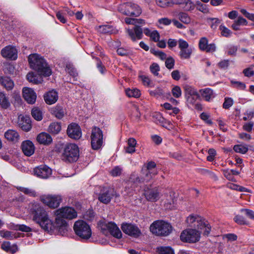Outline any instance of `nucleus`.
<instances>
[{
    "instance_id": "nucleus-1",
    "label": "nucleus",
    "mask_w": 254,
    "mask_h": 254,
    "mask_svg": "<svg viewBox=\"0 0 254 254\" xmlns=\"http://www.w3.org/2000/svg\"><path fill=\"white\" fill-rule=\"evenodd\" d=\"M56 218L55 219L56 227L59 232L64 235L67 231V223L64 219H72L77 216V212L72 207H64L55 211Z\"/></svg>"
},
{
    "instance_id": "nucleus-2",
    "label": "nucleus",
    "mask_w": 254,
    "mask_h": 254,
    "mask_svg": "<svg viewBox=\"0 0 254 254\" xmlns=\"http://www.w3.org/2000/svg\"><path fill=\"white\" fill-rule=\"evenodd\" d=\"M28 61L31 68L37 71L39 74L46 77L52 74L50 67L48 65L45 59L39 55H30L28 57Z\"/></svg>"
},
{
    "instance_id": "nucleus-3",
    "label": "nucleus",
    "mask_w": 254,
    "mask_h": 254,
    "mask_svg": "<svg viewBox=\"0 0 254 254\" xmlns=\"http://www.w3.org/2000/svg\"><path fill=\"white\" fill-rule=\"evenodd\" d=\"M186 221L190 227L201 230L205 235H208L211 231V227L208 222L197 215H189Z\"/></svg>"
},
{
    "instance_id": "nucleus-4",
    "label": "nucleus",
    "mask_w": 254,
    "mask_h": 254,
    "mask_svg": "<svg viewBox=\"0 0 254 254\" xmlns=\"http://www.w3.org/2000/svg\"><path fill=\"white\" fill-rule=\"evenodd\" d=\"M33 220L45 231L50 232L53 230L54 227L53 222L49 219L46 212L43 208L41 207L37 208L35 212Z\"/></svg>"
},
{
    "instance_id": "nucleus-5",
    "label": "nucleus",
    "mask_w": 254,
    "mask_h": 254,
    "mask_svg": "<svg viewBox=\"0 0 254 254\" xmlns=\"http://www.w3.org/2000/svg\"><path fill=\"white\" fill-rule=\"evenodd\" d=\"M172 229L170 223L163 220L156 221L150 227V231L157 236H168L172 232Z\"/></svg>"
},
{
    "instance_id": "nucleus-6",
    "label": "nucleus",
    "mask_w": 254,
    "mask_h": 254,
    "mask_svg": "<svg viewBox=\"0 0 254 254\" xmlns=\"http://www.w3.org/2000/svg\"><path fill=\"white\" fill-rule=\"evenodd\" d=\"M79 154L78 147L75 144L69 143L64 147L62 158L65 162H75L78 159Z\"/></svg>"
},
{
    "instance_id": "nucleus-7",
    "label": "nucleus",
    "mask_w": 254,
    "mask_h": 254,
    "mask_svg": "<svg viewBox=\"0 0 254 254\" xmlns=\"http://www.w3.org/2000/svg\"><path fill=\"white\" fill-rule=\"evenodd\" d=\"M73 229L75 234L81 239L88 240L92 234L89 225L83 220H78L74 224Z\"/></svg>"
},
{
    "instance_id": "nucleus-8",
    "label": "nucleus",
    "mask_w": 254,
    "mask_h": 254,
    "mask_svg": "<svg viewBox=\"0 0 254 254\" xmlns=\"http://www.w3.org/2000/svg\"><path fill=\"white\" fill-rule=\"evenodd\" d=\"M118 10L125 15L135 17L138 16L141 13L139 6L131 2L124 3L120 5Z\"/></svg>"
},
{
    "instance_id": "nucleus-9",
    "label": "nucleus",
    "mask_w": 254,
    "mask_h": 254,
    "mask_svg": "<svg viewBox=\"0 0 254 254\" xmlns=\"http://www.w3.org/2000/svg\"><path fill=\"white\" fill-rule=\"evenodd\" d=\"M200 233L195 229H187L181 233L180 239L184 242L196 243L200 240Z\"/></svg>"
},
{
    "instance_id": "nucleus-10",
    "label": "nucleus",
    "mask_w": 254,
    "mask_h": 254,
    "mask_svg": "<svg viewBox=\"0 0 254 254\" xmlns=\"http://www.w3.org/2000/svg\"><path fill=\"white\" fill-rule=\"evenodd\" d=\"M145 23V21L143 19L135 18V26L134 28L132 29H127V32L132 41L135 42L137 39H142L143 31L139 25H144Z\"/></svg>"
},
{
    "instance_id": "nucleus-11",
    "label": "nucleus",
    "mask_w": 254,
    "mask_h": 254,
    "mask_svg": "<svg viewBox=\"0 0 254 254\" xmlns=\"http://www.w3.org/2000/svg\"><path fill=\"white\" fill-rule=\"evenodd\" d=\"M100 192L98 194V199L102 203L108 204L114 196H119L113 189L100 187Z\"/></svg>"
},
{
    "instance_id": "nucleus-12",
    "label": "nucleus",
    "mask_w": 254,
    "mask_h": 254,
    "mask_svg": "<svg viewBox=\"0 0 254 254\" xmlns=\"http://www.w3.org/2000/svg\"><path fill=\"white\" fill-rule=\"evenodd\" d=\"M91 144L94 150L100 149L103 144V132L98 127H94L92 129Z\"/></svg>"
},
{
    "instance_id": "nucleus-13",
    "label": "nucleus",
    "mask_w": 254,
    "mask_h": 254,
    "mask_svg": "<svg viewBox=\"0 0 254 254\" xmlns=\"http://www.w3.org/2000/svg\"><path fill=\"white\" fill-rule=\"evenodd\" d=\"M100 227L101 231L105 234L109 232L112 236L117 238H120L122 237L121 231L117 225L114 222H101Z\"/></svg>"
},
{
    "instance_id": "nucleus-14",
    "label": "nucleus",
    "mask_w": 254,
    "mask_h": 254,
    "mask_svg": "<svg viewBox=\"0 0 254 254\" xmlns=\"http://www.w3.org/2000/svg\"><path fill=\"white\" fill-rule=\"evenodd\" d=\"M179 48L180 50L179 56L182 59H189L192 52V48L189 46L188 43L182 39L178 40Z\"/></svg>"
},
{
    "instance_id": "nucleus-15",
    "label": "nucleus",
    "mask_w": 254,
    "mask_h": 254,
    "mask_svg": "<svg viewBox=\"0 0 254 254\" xmlns=\"http://www.w3.org/2000/svg\"><path fill=\"white\" fill-rule=\"evenodd\" d=\"M43 202L50 207L56 208L59 206L62 201L60 195H45L41 198Z\"/></svg>"
},
{
    "instance_id": "nucleus-16",
    "label": "nucleus",
    "mask_w": 254,
    "mask_h": 254,
    "mask_svg": "<svg viewBox=\"0 0 254 254\" xmlns=\"http://www.w3.org/2000/svg\"><path fill=\"white\" fill-rule=\"evenodd\" d=\"M122 229L126 234L134 237H137L141 234L139 228L136 226L131 224H123L122 226Z\"/></svg>"
},
{
    "instance_id": "nucleus-17",
    "label": "nucleus",
    "mask_w": 254,
    "mask_h": 254,
    "mask_svg": "<svg viewBox=\"0 0 254 254\" xmlns=\"http://www.w3.org/2000/svg\"><path fill=\"white\" fill-rule=\"evenodd\" d=\"M67 134L71 138L77 139L81 136V131L80 127L75 123H71L67 128Z\"/></svg>"
},
{
    "instance_id": "nucleus-18",
    "label": "nucleus",
    "mask_w": 254,
    "mask_h": 254,
    "mask_svg": "<svg viewBox=\"0 0 254 254\" xmlns=\"http://www.w3.org/2000/svg\"><path fill=\"white\" fill-rule=\"evenodd\" d=\"M34 175L37 177L47 179L52 174V170L46 165H40L34 169Z\"/></svg>"
},
{
    "instance_id": "nucleus-19",
    "label": "nucleus",
    "mask_w": 254,
    "mask_h": 254,
    "mask_svg": "<svg viewBox=\"0 0 254 254\" xmlns=\"http://www.w3.org/2000/svg\"><path fill=\"white\" fill-rule=\"evenodd\" d=\"M1 54L3 58L15 60L17 58V51L14 47L7 46L1 51Z\"/></svg>"
},
{
    "instance_id": "nucleus-20",
    "label": "nucleus",
    "mask_w": 254,
    "mask_h": 254,
    "mask_svg": "<svg viewBox=\"0 0 254 254\" xmlns=\"http://www.w3.org/2000/svg\"><path fill=\"white\" fill-rule=\"evenodd\" d=\"M143 194L146 199L150 201L155 202L159 198V192L156 188L153 189L147 188L144 190Z\"/></svg>"
},
{
    "instance_id": "nucleus-21",
    "label": "nucleus",
    "mask_w": 254,
    "mask_h": 254,
    "mask_svg": "<svg viewBox=\"0 0 254 254\" xmlns=\"http://www.w3.org/2000/svg\"><path fill=\"white\" fill-rule=\"evenodd\" d=\"M5 138L9 142L16 143L20 140V136L19 133L15 129H9L4 134Z\"/></svg>"
},
{
    "instance_id": "nucleus-22",
    "label": "nucleus",
    "mask_w": 254,
    "mask_h": 254,
    "mask_svg": "<svg viewBox=\"0 0 254 254\" xmlns=\"http://www.w3.org/2000/svg\"><path fill=\"white\" fill-rule=\"evenodd\" d=\"M23 96L24 99L30 104H34L37 97L34 90L28 87H24L23 89Z\"/></svg>"
},
{
    "instance_id": "nucleus-23",
    "label": "nucleus",
    "mask_w": 254,
    "mask_h": 254,
    "mask_svg": "<svg viewBox=\"0 0 254 254\" xmlns=\"http://www.w3.org/2000/svg\"><path fill=\"white\" fill-rule=\"evenodd\" d=\"M21 149L23 153L27 156H31L35 151L34 144L28 140L22 142Z\"/></svg>"
},
{
    "instance_id": "nucleus-24",
    "label": "nucleus",
    "mask_w": 254,
    "mask_h": 254,
    "mask_svg": "<svg viewBox=\"0 0 254 254\" xmlns=\"http://www.w3.org/2000/svg\"><path fill=\"white\" fill-rule=\"evenodd\" d=\"M31 120L28 116L19 117L18 125L22 130L28 131L31 128Z\"/></svg>"
},
{
    "instance_id": "nucleus-25",
    "label": "nucleus",
    "mask_w": 254,
    "mask_h": 254,
    "mask_svg": "<svg viewBox=\"0 0 254 254\" xmlns=\"http://www.w3.org/2000/svg\"><path fill=\"white\" fill-rule=\"evenodd\" d=\"M58 99V92L55 90L48 92L44 95V100L48 104L51 105L56 103Z\"/></svg>"
},
{
    "instance_id": "nucleus-26",
    "label": "nucleus",
    "mask_w": 254,
    "mask_h": 254,
    "mask_svg": "<svg viewBox=\"0 0 254 254\" xmlns=\"http://www.w3.org/2000/svg\"><path fill=\"white\" fill-rule=\"evenodd\" d=\"M0 84L7 91L12 90L14 86L13 81L9 77L0 76Z\"/></svg>"
},
{
    "instance_id": "nucleus-27",
    "label": "nucleus",
    "mask_w": 254,
    "mask_h": 254,
    "mask_svg": "<svg viewBox=\"0 0 254 254\" xmlns=\"http://www.w3.org/2000/svg\"><path fill=\"white\" fill-rule=\"evenodd\" d=\"M142 177L145 182L149 181L153 176L157 175V171H152L143 167L141 172Z\"/></svg>"
},
{
    "instance_id": "nucleus-28",
    "label": "nucleus",
    "mask_w": 254,
    "mask_h": 254,
    "mask_svg": "<svg viewBox=\"0 0 254 254\" xmlns=\"http://www.w3.org/2000/svg\"><path fill=\"white\" fill-rule=\"evenodd\" d=\"M37 140L40 144L47 145L52 142V138L49 134L46 132H42L37 136Z\"/></svg>"
},
{
    "instance_id": "nucleus-29",
    "label": "nucleus",
    "mask_w": 254,
    "mask_h": 254,
    "mask_svg": "<svg viewBox=\"0 0 254 254\" xmlns=\"http://www.w3.org/2000/svg\"><path fill=\"white\" fill-rule=\"evenodd\" d=\"M172 3L182 5L186 10H190L193 8V3L190 0H170Z\"/></svg>"
},
{
    "instance_id": "nucleus-30",
    "label": "nucleus",
    "mask_w": 254,
    "mask_h": 254,
    "mask_svg": "<svg viewBox=\"0 0 254 254\" xmlns=\"http://www.w3.org/2000/svg\"><path fill=\"white\" fill-rule=\"evenodd\" d=\"M98 30L103 34H116L118 30L110 25H101L99 26Z\"/></svg>"
},
{
    "instance_id": "nucleus-31",
    "label": "nucleus",
    "mask_w": 254,
    "mask_h": 254,
    "mask_svg": "<svg viewBox=\"0 0 254 254\" xmlns=\"http://www.w3.org/2000/svg\"><path fill=\"white\" fill-rule=\"evenodd\" d=\"M42 75H37L33 72H29L26 75V78L30 82L38 84L42 81Z\"/></svg>"
},
{
    "instance_id": "nucleus-32",
    "label": "nucleus",
    "mask_w": 254,
    "mask_h": 254,
    "mask_svg": "<svg viewBox=\"0 0 254 254\" xmlns=\"http://www.w3.org/2000/svg\"><path fill=\"white\" fill-rule=\"evenodd\" d=\"M199 92L202 97L207 101H209L211 99L215 97L212 90L210 88H207L201 89Z\"/></svg>"
},
{
    "instance_id": "nucleus-33",
    "label": "nucleus",
    "mask_w": 254,
    "mask_h": 254,
    "mask_svg": "<svg viewBox=\"0 0 254 254\" xmlns=\"http://www.w3.org/2000/svg\"><path fill=\"white\" fill-rule=\"evenodd\" d=\"M136 141L134 138H129L127 140V146L125 148L126 151L128 153H132L135 151V147Z\"/></svg>"
},
{
    "instance_id": "nucleus-34",
    "label": "nucleus",
    "mask_w": 254,
    "mask_h": 254,
    "mask_svg": "<svg viewBox=\"0 0 254 254\" xmlns=\"http://www.w3.org/2000/svg\"><path fill=\"white\" fill-rule=\"evenodd\" d=\"M10 105L8 98L4 92L0 91V106L3 109H7Z\"/></svg>"
},
{
    "instance_id": "nucleus-35",
    "label": "nucleus",
    "mask_w": 254,
    "mask_h": 254,
    "mask_svg": "<svg viewBox=\"0 0 254 254\" xmlns=\"http://www.w3.org/2000/svg\"><path fill=\"white\" fill-rule=\"evenodd\" d=\"M185 91V96L188 97L190 96H194L198 94L196 89L193 87L189 85H185L184 87Z\"/></svg>"
},
{
    "instance_id": "nucleus-36",
    "label": "nucleus",
    "mask_w": 254,
    "mask_h": 254,
    "mask_svg": "<svg viewBox=\"0 0 254 254\" xmlns=\"http://www.w3.org/2000/svg\"><path fill=\"white\" fill-rule=\"evenodd\" d=\"M52 113L57 118L61 119L64 117L65 111L61 106H56L52 110Z\"/></svg>"
},
{
    "instance_id": "nucleus-37",
    "label": "nucleus",
    "mask_w": 254,
    "mask_h": 254,
    "mask_svg": "<svg viewBox=\"0 0 254 254\" xmlns=\"http://www.w3.org/2000/svg\"><path fill=\"white\" fill-rule=\"evenodd\" d=\"M61 130V126L60 123H52L49 127V131L54 134H57L60 132Z\"/></svg>"
},
{
    "instance_id": "nucleus-38",
    "label": "nucleus",
    "mask_w": 254,
    "mask_h": 254,
    "mask_svg": "<svg viewBox=\"0 0 254 254\" xmlns=\"http://www.w3.org/2000/svg\"><path fill=\"white\" fill-rule=\"evenodd\" d=\"M126 93L128 97L134 98H138L141 94L140 90L136 88L127 89Z\"/></svg>"
},
{
    "instance_id": "nucleus-39",
    "label": "nucleus",
    "mask_w": 254,
    "mask_h": 254,
    "mask_svg": "<svg viewBox=\"0 0 254 254\" xmlns=\"http://www.w3.org/2000/svg\"><path fill=\"white\" fill-rule=\"evenodd\" d=\"M159 254H174V250L170 247H159L156 248Z\"/></svg>"
},
{
    "instance_id": "nucleus-40",
    "label": "nucleus",
    "mask_w": 254,
    "mask_h": 254,
    "mask_svg": "<svg viewBox=\"0 0 254 254\" xmlns=\"http://www.w3.org/2000/svg\"><path fill=\"white\" fill-rule=\"evenodd\" d=\"M17 189L19 191L24 193L25 194H27L29 196H35L36 195V193L35 190L31 189L22 187H17Z\"/></svg>"
},
{
    "instance_id": "nucleus-41",
    "label": "nucleus",
    "mask_w": 254,
    "mask_h": 254,
    "mask_svg": "<svg viewBox=\"0 0 254 254\" xmlns=\"http://www.w3.org/2000/svg\"><path fill=\"white\" fill-rule=\"evenodd\" d=\"M129 181L133 184L141 183L145 182L142 176L140 178L135 173L131 174L129 179Z\"/></svg>"
},
{
    "instance_id": "nucleus-42",
    "label": "nucleus",
    "mask_w": 254,
    "mask_h": 254,
    "mask_svg": "<svg viewBox=\"0 0 254 254\" xmlns=\"http://www.w3.org/2000/svg\"><path fill=\"white\" fill-rule=\"evenodd\" d=\"M233 149L236 152L242 154H245L248 151L247 146L242 144L235 145L233 147Z\"/></svg>"
},
{
    "instance_id": "nucleus-43",
    "label": "nucleus",
    "mask_w": 254,
    "mask_h": 254,
    "mask_svg": "<svg viewBox=\"0 0 254 254\" xmlns=\"http://www.w3.org/2000/svg\"><path fill=\"white\" fill-rule=\"evenodd\" d=\"M0 236L3 238L9 240H12L13 238L16 237V236L13 233V232L4 230L0 231Z\"/></svg>"
},
{
    "instance_id": "nucleus-44",
    "label": "nucleus",
    "mask_w": 254,
    "mask_h": 254,
    "mask_svg": "<svg viewBox=\"0 0 254 254\" xmlns=\"http://www.w3.org/2000/svg\"><path fill=\"white\" fill-rule=\"evenodd\" d=\"M12 228L15 230H19L23 232H29L31 231V228L25 225H13Z\"/></svg>"
},
{
    "instance_id": "nucleus-45",
    "label": "nucleus",
    "mask_w": 254,
    "mask_h": 254,
    "mask_svg": "<svg viewBox=\"0 0 254 254\" xmlns=\"http://www.w3.org/2000/svg\"><path fill=\"white\" fill-rule=\"evenodd\" d=\"M32 117L37 121H41L42 119V115L41 111L37 108H33L31 111Z\"/></svg>"
},
{
    "instance_id": "nucleus-46",
    "label": "nucleus",
    "mask_w": 254,
    "mask_h": 254,
    "mask_svg": "<svg viewBox=\"0 0 254 254\" xmlns=\"http://www.w3.org/2000/svg\"><path fill=\"white\" fill-rule=\"evenodd\" d=\"M178 18L182 22L186 24H188L190 22V19L188 14L184 12L179 13Z\"/></svg>"
},
{
    "instance_id": "nucleus-47",
    "label": "nucleus",
    "mask_w": 254,
    "mask_h": 254,
    "mask_svg": "<svg viewBox=\"0 0 254 254\" xmlns=\"http://www.w3.org/2000/svg\"><path fill=\"white\" fill-rule=\"evenodd\" d=\"M150 52L152 54L158 57L162 61L166 60L167 58V55L163 52L160 51H156L154 49H151Z\"/></svg>"
},
{
    "instance_id": "nucleus-48",
    "label": "nucleus",
    "mask_w": 254,
    "mask_h": 254,
    "mask_svg": "<svg viewBox=\"0 0 254 254\" xmlns=\"http://www.w3.org/2000/svg\"><path fill=\"white\" fill-rule=\"evenodd\" d=\"M234 220L236 223L239 225H248L249 222L245 219V218L241 215H236L234 218Z\"/></svg>"
},
{
    "instance_id": "nucleus-49",
    "label": "nucleus",
    "mask_w": 254,
    "mask_h": 254,
    "mask_svg": "<svg viewBox=\"0 0 254 254\" xmlns=\"http://www.w3.org/2000/svg\"><path fill=\"white\" fill-rule=\"evenodd\" d=\"M150 70L152 74L155 76H158L160 67L158 64L153 63L150 66Z\"/></svg>"
},
{
    "instance_id": "nucleus-50",
    "label": "nucleus",
    "mask_w": 254,
    "mask_h": 254,
    "mask_svg": "<svg viewBox=\"0 0 254 254\" xmlns=\"http://www.w3.org/2000/svg\"><path fill=\"white\" fill-rule=\"evenodd\" d=\"M165 60L166 67L169 69L173 68L175 65L174 59L172 57H169L167 58Z\"/></svg>"
},
{
    "instance_id": "nucleus-51",
    "label": "nucleus",
    "mask_w": 254,
    "mask_h": 254,
    "mask_svg": "<svg viewBox=\"0 0 254 254\" xmlns=\"http://www.w3.org/2000/svg\"><path fill=\"white\" fill-rule=\"evenodd\" d=\"M220 30H221V35L223 36L228 37L231 36L232 34L231 31L225 26L221 25L220 26Z\"/></svg>"
},
{
    "instance_id": "nucleus-52",
    "label": "nucleus",
    "mask_w": 254,
    "mask_h": 254,
    "mask_svg": "<svg viewBox=\"0 0 254 254\" xmlns=\"http://www.w3.org/2000/svg\"><path fill=\"white\" fill-rule=\"evenodd\" d=\"M140 78L144 85L148 87L154 86L153 82L148 77L145 75H142L140 76Z\"/></svg>"
},
{
    "instance_id": "nucleus-53",
    "label": "nucleus",
    "mask_w": 254,
    "mask_h": 254,
    "mask_svg": "<svg viewBox=\"0 0 254 254\" xmlns=\"http://www.w3.org/2000/svg\"><path fill=\"white\" fill-rule=\"evenodd\" d=\"M208 45V40L205 37L201 38L199 42V48L202 51H204Z\"/></svg>"
},
{
    "instance_id": "nucleus-54",
    "label": "nucleus",
    "mask_w": 254,
    "mask_h": 254,
    "mask_svg": "<svg viewBox=\"0 0 254 254\" xmlns=\"http://www.w3.org/2000/svg\"><path fill=\"white\" fill-rule=\"evenodd\" d=\"M172 93L174 97L179 98L182 95L181 88L178 86H175L172 90Z\"/></svg>"
},
{
    "instance_id": "nucleus-55",
    "label": "nucleus",
    "mask_w": 254,
    "mask_h": 254,
    "mask_svg": "<svg viewBox=\"0 0 254 254\" xmlns=\"http://www.w3.org/2000/svg\"><path fill=\"white\" fill-rule=\"evenodd\" d=\"M241 212L244 213L248 217L254 220V212L253 210L248 209H242Z\"/></svg>"
},
{
    "instance_id": "nucleus-56",
    "label": "nucleus",
    "mask_w": 254,
    "mask_h": 254,
    "mask_svg": "<svg viewBox=\"0 0 254 254\" xmlns=\"http://www.w3.org/2000/svg\"><path fill=\"white\" fill-rule=\"evenodd\" d=\"M66 68L67 72L74 78L77 77L78 73L74 67L71 66L70 65H67Z\"/></svg>"
},
{
    "instance_id": "nucleus-57",
    "label": "nucleus",
    "mask_w": 254,
    "mask_h": 254,
    "mask_svg": "<svg viewBox=\"0 0 254 254\" xmlns=\"http://www.w3.org/2000/svg\"><path fill=\"white\" fill-rule=\"evenodd\" d=\"M233 104V101L231 98H226L225 101L223 104V107L224 109H227L231 107Z\"/></svg>"
},
{
    "instance_id": "nucleus-58",
    "label": "nucleus",
    "mask_w": 254,
    "mask_h": 254,
    "mask_svg": "<svg viewBox=\"0 0 254 254\" xmlns=\"http://www.w3.org/2000/svg\"><path fill=\"white\" fill-rule=\"evenodd\" d=\"M232 84L240 90H244L246 88V85L244 83L238 81H231Z\"/></svg>"
},
{
    "instance_id": "nucleus-59",
    "label": "nucleus",
    "mask_w": 254,
    "mask_h": 254,
    "mask_svg": "<svg viewBox=\"0 0 254 254\" xmlns=\"http://www.w3.org/2000/svg\"><path fill=\"white\" fill-rule=\"evenodd\" d=\"M155 117L157 120L156 121L157 123L160 124L163 127H165V124L166 123V121L163 117H162L161 114L157 113L155 115Z\"/></svg>"
},
{
    "instance_id": "nucleus-60",
    "label": "nucleus",
    "mask_w": 254,
    "mask_h": 254,
    "mask_svg": "<svg viewBox=\"0 0 254 254\" xmlns=\"http://www.w3.org/2000/svg\"><path fill=\"white\" fill-rule=\"evenodd\" d=\"M95 59L97 62V67L98 68V69L101 73H103L104 72V70L105 69V66L103 65L102 62L100 60V59L98 58H95Z\"/></svg>"
},
{
    "instance_id": "nucleus-61",
    "label": "nucleus",
    "mask_w": 254,
    "mask_h": 254,
    "mask_svg": "<svg viewBox=\"0 0 254 254\" xmlns=\"http://www.w3.org/2000/svg\"><path fill=\"white\" fill-rule=\"evenodd\" d=\"M150 38L154 42H158L160 38V34L157 31L154 30L152 31Z\"/></svg>"
},
{
    "instance_id": "nucleus-62",
    "label": "nucleus",
    "mask_w": 254,
    "mask_h": 254,
    "mask_svg": "<svg viewBox=\"0 0 254 254\" xmlns=\"http://www.w3.org/2000/svg\"><path fill=\"white\" fill-rule=\"evenodd\" d=\"M170 0H156V4L161 7H165L170 4Z\"/></svg>"
},
{
    "instance_id": "nucleus-63",
    "label": "nucleus",
    "mask_w": 254,
    "mask_h": 254,
    "mask_svg": "<svg viewBox=\"0 0 254 254\" xmlns=\"http://www.w3.org/2000/svg\"><path fill=\"white\" fill-rule=\"evenodd\" d=\"M122 172V169L119 167L117 166L115 167L111 171L110 173L111 175L113 177H117L121 175Z\"/></svg>"
},
{
    "instance_id": "nucleus-64",
    "label": "nucleus",
    "mask_w": 254,
    "mask_h": 254,
    "mask_svg": "<svg viewBox=\"0 0 254 254\" xmlns=\"http://www.w3.org/2000/svg\"><path fill=\"white\" fill-rule=\"evenodd\" d=\"M241 12L242 13L245 15L247 18L249 19L250 20L254 21V14L250 13L247 11L246 10L244 9H242L241 10Z\"/></svg>"
}]
</instances>
